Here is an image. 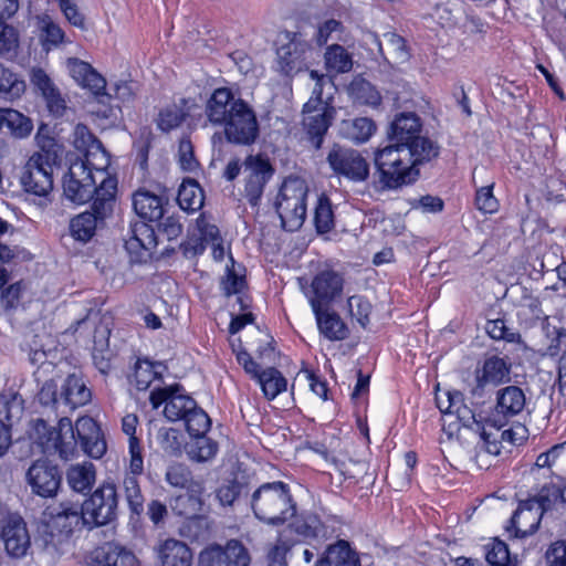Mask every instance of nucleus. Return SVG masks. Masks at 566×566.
Returning <instances> with one entry per match:
<instances>
[{
  "instance_id": "1",
  "label": "nucleus",
  "mask_w": 566,
  "mask_h": 566,
  "mask_svg": "<svg viewBox=\"0 0 566 566\" xmlns=\"http://www.w3.org/2000/svg\"><path fill=\"white\" fill-rule=\"evenodd\" d=\"M422 149L410 148L408 145L391 144L375 153V166L385 188L396 189L413 182L418 175V166L439 156L440 147L433 142L422 140Z\"/></svg>"
},
{
  "instance_id": "2",
  "label": "nucleus",
  "mask_w": 566,
  "mask_h": 566,
  "mask_svg": "<svg viewBox=\"0 0 566 566\" xmlns=\"http://www.w3.org/2000/svg\"><path fill=\"white\" fill-rule=\"evenodd\" d=\"M34 434L45 453L57 454L63 460H70L76 453L77 441L92 439L102 432L91 417L78 418L75 426L67 417H63L56 428L49 426L43 419H36Z\"/></svg>"
},
{
  "instance_id": "3",
  "label": "nucleus",
  "mask_w": 566,
  "mask_h": 566,
  "mask_svg": "<svg viewBox=\"0 0 566 566\" xmlns=\"http://www.w3.org/2000/svg\"><path fill=\"white\" fill-rule=\"evenodd\" d=\"M254 516L268 525L279 526L292 520L297 512L291 488L283 481L266 482L251 495Z\"/></svg>"
},
{
  "instance_id": "4",
  "label": "nucleus",
  "mask_w": 566,
  "mask_h": 566,
  "mask_svg": "<svg viewBox=\"0 0 566 566\" xmlns=\"http://www.w3.org/2000/svg\"><path fill=\"white\" fill-rule=\"evenodd\" d=\"M35 139L40 149L22 168L20 182L24 191L45 197L53 189V169L57 165L60 149L53 138L43 136L40 130Z\"/></svg>"
},
{
  "instance_id": "5",
  "label": "nucleus",
  "mask_w": 566,
  "mask_h": 566,
  "mask_svg": "<svg viewBox=\"0 0 566 566\" xmlns=\"http://www.w3.org/2000/svg\"><path fill=\"white\" fill-rule=\"evenodd\" d=\"M49 518L40 530V539L51 555L60 554L72 532L80 525H86L82 506L61 503L50 509Z\"/></svg>"
},
{
  "instance_id": "6",
  "label": "nucleus",
  "mask_w": 566,
  "mask_h": 566,
  "mask_svg": "<svg viewBox=\"0 0 566 566\" xmlns=\"http://www.w3.org/2000/svg\"><path fill=\"white\" fill-rule=\"evenodd\" d=\"M307 192L308 188L303 178L289 176L284 179L275 201V209L285 230L296 231L304 223Z\"/></svg>"
},
{
  "instance_id": "7",
  "label": "nucleus",
  "mask_w": 566,
  "mask_h": 566,
  "mask_svg": "<svg viewBox=\"0 0 566 566\" xmlns=\"http://www.w3.org/2000/svg\"><path fill=\"white\" fill-rule=\"evenodd\" d=\"M436 402L444 416L442 429L449 439L458 433L460 427L473 432L481 428L482 422L476 420L474 412L464 403L460 391H447L443 396H437Z\"/></svg>"
},
{
  "instance_id": "8",
  "label": "nucleus",
  "mask_w": 566,
  "mask_h": 566,
  "mask_svg": "<svg viewBox=\"0 0 566 566\" xmlns=\"http://www.w3.org/2000/svg\"><path fill=\"white\" fill-rule=\"evenodd\" d=\"M104 197H96L93 201L92 212L86 211L74 217L70 222L71 235L81 242H87L94 235L97 222L103 221L113 210L114 182L107 180L99 192Z\"/></svg>"
},
{
  "instance_id": "9",
  "label": "nucleus",
  "mask_w": 566,
  "mask_h": 566,
  "mask_svg": "<svg viewBox=\"0 0 566 566\" xmlns=\"http://www.w3.org/2000/svg\"><path fill=\"white\" fill-rule=\"evenodd\" d=\"M86 526H103L117 517L118 493L113 482L102 483L82 504Z\"/></svg>"
},
{
  "instance_id": "10",
  "label": "nucleus",
  "mask_w": 566,
  "mask_h": 566,
  "mask_svg": "<svg viewBox=\"0 0 566 566\" xmlns=\"http://www.w3.org/2000/svg\"><path fill=\"white\" fill-rule=\"evenodd\" d=\"M232 113L223 122L224 134L230 143L251 145L259 136V123L253 108L244 101L232 106Z\"/></svg>"
},
{
  "instance_id": "11",
  "label": "nucleus",
  "mask_w": 566,
  "mask_h": 566,
  "mask_svg": "<svg viewBox=\"0 0 566 566\" xmlns=\"http://www.w3.org/2000/svg\"><path fill=\"white\" fill-rule=\"evenodd\" d=\"M326 160L337 176L353 182L366 181L369 177V164L356 149L333 145Z\"/></svg>"
},
{
  "instance_id": "12",
  "label": "nucleus",
  "mask_w": 566,
  "mask_h": 566,
  "mask_svg": "<svg viewBox=\"0 0 566 566\" xmlns=\"http://www.w3.org/2000/svg\"><path fill=\"white\" fill-rule=\"evenodd\" d=\"M336 111L328 102L310 98L303 107V128L315 149L323 145L324 137L335 117Z\"/></svg>"
},
{
  "instance_id": "13",
  "label": "nucleus",
  "mask_w": 566,
  "mask_h": 566,
  "mask_svg": "<svg viewBox=\"0 0 566 566\" xmlns=\"http://www.w3.org/2000/svg\"><path fill=\"white\" fill-rule=\"evenodd\" d=\"M63 191L65 197L74 203H85L96 197H104L99 193V182L96 176L86 170L82 163H73L64 178Z\"/></svg>"
},
{
  "instance_id": "14",
  "label": "nucleus",
  "mask_w": 566,
  "mask_h": 566,
  "mask_svg": "<svg viewBox=\"0 0 566 566\" xmlns=\"http://www.w3.org/2000/svg\"><path fill=\"white\" fill-rule=\"evenodd\" d=\"M250 554L244 545L230 539L226 545L212 544L199 554L198 566H249Z\"/></svg>"
},
{
  "instance_id": "15",
  "label": "nucleus",
  "mask_w": 566,
  "mask_h": 566,
  "mask_svg": "<svg viewBox=\"0 0 566 566\" xmlns=\"http://www.w3.org/2000/svg\"><path fill=\"white\" fill-rule=\"evenodd\" d=\"M149 400L155 409L164 403V416L172 422L184 420L197 403L190 396L181 394L178 385L153 390Z\"/></svg>"
},
{
  "instance_id": "16",
  "label": "nucleus",
  "mask_w": 566,
  "mask_h": 566,
  "mask_svg": "<svg viewBox=\"0 0 566 566\" xmlns=\"http://www.w3.org/2000/svg\"><path fill=\"white\" fill-rule=\"evenodd\" d=\"M25 479L32 492L42 497L55 495L61 484L57 467L43 459L34 461L30 465Z\"/></svg>"
},
{
  "instance_id": "17",
  "label": "nucleus",
  "mask_w": 566,
  "mask_h": 566,
  "mask_svg": "<svg viewBox=\"0 0 566 566\" xmlns=\"http://www.w3.org/2000/svg\"><path fill=\"white\" fill-rule=\"evenodd\" d=\"M0 536L4 551L11 558L20 559L28 555L31 548V536L22 517L9 516L4 521Z\"/></svg>"
},
{
  "instance_id": "18",
  "label": "nucleus",
  "mask_w": 566,
  "mask_h": 566,
  "mask_svg": "<svg viewBox=\"0 0 566 566\" xmlns=\"http://www.w3.org/2000/svg\"><path fill=\"white\" fill-rule=\"evenodd\" d=\"M421 122L415 113H400L392 120L388 136L394 144L408 145L410 148L421 150L422 140L432 142L428 137L420 136Z\"/></svg>"
},
{
  "instance_id": "19",
  "label": "nucleus",
  "mask_w": 566,
  "mask_h": 566,
  "mask_svg": "<svg viewBox=\"0 0 566 566\" xmlns=\"http://www.w3.org/2000/svg\"><path fill=\"white\" fill-rule=\"evenodd\" d=\"M249 175L245 179L244 197L253 207L258 206L263 195L265 185L273 175L270 163L260 157L250 156L247 161Z\"/></svg>"
},
{
  "instance_id": "20",
  "label": "nucleus",
  "mask_w": 566,
  "mask_h": 566,
  "mask_svg": "<svg viewBox=\"0 0 566 566\" xmlns=\"http://www.w3.org/2000/svg\"><path fill=\"white\" fill-rule=\"evenodd\" d=\"M343 290V277L334 271H322L312 281L308 296L312 310L323 308Z\"/></svg>"
},
{
  "instance_id": "21",
  "label": "nucleus",
  "mask_w": 566,
  "mask_h": 566,
  "mask_svg": "<svg viewBox=\"0 0 566 566\" xmlns=\"http://www.w3.org/2000/svg\"><path fill=\"white\" fill-rule=\"evenodd\" d=\"M218 239V227L209 223L205 217L200 216L196 221L193 230L181 244V250L185 256L193 258L203 253L207 243H214Z\"/></svg>"
},
{
  "instance_id": "22",
  "label": "nucleus",
  "mask_w": 566,
  "mask_h": 566,
  "mask_svg": "<svg viewBox=\"0 0 566 566\" xmlns=\"http://www.w3.org/2000/svg\"><path fill=\"white\" fill-rule=\"evenodd\" d=\"M238 102H244L235 97L228 87H219L213 91L206 105V115L210 123L221 125L232 113V106Z\"/></svg>"
},
{
  "instance_id": "23",
  "label": "nucleus",
  "mask_w": 566,
  "mask_h": 566,
  "mask_svg": "<svg viewBox=\"0 0 566 566\" xmlns=\"http://www.w3.org/2000/svg\"><path fill=\"white\" fill-rule=\"evenodd\" d=\"M543 516L536 502L530 499L522 501L511 518V527L515 530L516 537H525L538 528Z\"/></svg>"
},
{
  "instance_id": "24",
  "label": "nucleus",
  "mask_w": 566,
  "mask_h": 566,
  "mask_svg": "<svg viewBox=\"0 0 566 566\" xmlns=\"http://www.w3.org/2000/svg\"><path fill=\"white\" fill-rule=\"evenodd\" d=\"M70 75L82 87L88 88L94 95H104L105 78L98 74L88 63L71 57L66 61Z\"/></svg>"
},
{
  "instance_id": "25",
  "label": "nucleus",
  "mask_w": 566,
  "mask_h": 566,
  "mask_svg": "<svg viewBox=\"0 0 566 566\" xmlns=\"http://www.w3.org/2000/svg\"><path fill=\"white\" fill-rule=\"evenodd\" d=\"M159 566H191L192 553L188 545L175 538L160 542L155 547Z\"/></svg>"
},
{
  "instance_id": "26",
  "label": "nucleus",
  "mask_w": 566,
  "mask_h": 566,
  "mask_svg": "<svg viewBox=\"0 0 566 566\" xmlns=\"http://www.w3.org/2000/svg\"><path fill=\"white\" fill-rule=\"evenodd\" d=\"M92 559L98 566H139L133 552L112 542L96 547L92 553Z\"/></svg>"
},
{
  "instance_id": "27",
  "label": "nucleus",
  "mask_w": 566,
  "mask_h": 566,
  "mask_svg": "<svg viewBox=\"0 0 566 566\" xmlns=\"http://www.w3.org/2000/svg\"><path fill=\"white\" fill-rule=\"evenodd\" d=\"M510 363L496 355L485 358L481 369L476 370V382L479 388L486 385L497 386L510 381Z\"/></svg>"
},
{
  "instance_id": "28",
  "label": "nucleus",
  "mask_w": 566,
  "mask_h": 566,
  "mask_svg": "<svg viewBox=\"0 0 566 566\" xmlns=\"http://www.w3.org/2000/svg\"><path fill=\"white\" fill-rule=\"evenodd\" d=\"M310 45L298 40L296 36L291 39L286 44L281 45L277 51V63L282 73L290 75L302 69L304 63V54Z\"/></svg>"
},
{
  "instance_id": "29",
  "label": "nucleus",
  "mask_w": 566,
  "mask_h": 566,
  "mask_svg": "<svg viewBox=\"0 0 566 566\" xmlns=\"http://www.w3.org/2000/svg\"><path fill=\"white\" fill-rule=\"evenodd\" d=\"M526 405L524 391L517 386H507L496 394L495 411L497 416L510 419L520 415Z\"/></svg>"
},
{
  "instance_id": "30",
  "label": "nucleus",
  "mask_w": 566,
  "mask_h": 566,
  "mask_svg": "<svg viewBox=\"0 0 566 566\" xmlns=\"http://www.w3.org/2000/svg\"><path fill=\"white\" fill-rule=\"evenodd\" d=\"M376 129L375 122L368 117L347 118L338 124L339 136L356 145L368 142Z\"/></svg>"
},
{
  "instance_id": "31",
  "label": "nucleus",
  "mask_w": 566,
  "mask_h": 566,
  "mask_svg": "<svg viewBox=\"0 0 566 566\" xmlns=\"http://www.w3.org/2000/svg\"><path fill=\"white\" fill-rule=\"evenodd\" d=\"M91 399L92 392L81 376L72 374L65 378L61 386V400L63 405L74 410L88 403Z\"/></svg>"
},
{
  "instance_id": "32",
  "label": "nucleus",
  "mask_w": 566,
  "mask_h": 566,
  "mask_svg": "<svg viewBox=\"0 0 566 566\" xmlns=\"http://www.w3.org/2000/svg\"><path fill=\"white\" fill-rule=\"evenodd\" d=\"M133 207L136 213L147 221H157L164 214L163 198L145 189L134 193Z\"/></svg>"
},
{
  "instance_id": "33",
  "label": "nucleus",
  "mask_w": 566,
  "mask_h": 566,
  "mask_svg": "<svg viewBox=\"0 0 566 566\" xmlns=\"http://www.w3.org/2000/svg\"><path fill=\"white\" fill-rule=\"evenodd\" d=\"M323 524L314 514L296 517L283 531L287 538H294L295 543L302 539L315 538L323 535Z\"/></svg>"
},
{
  "instance_id": "34",
  "label": "nucleus",
  "mask_w": 566,
  "mask_h": 566,
  "mask_svg": "<svg viewBox=\"0 0 566 566\" xmlns=\"http://www.w3.org/2000/svg\"><path fill=\"white\" fill-rule=\"evenodd\" d=\"M76 163L84 164L86 166V170H91L96 176V179L99 182V192L107 180H112L114 182V193L116 192L117 181L106 171L109 166V157L102 143L99 144L98 149L92 148L90 153L84 155V160H77Z\"/></svg>"
},
{
  "instance_id": "35",
  "label": "nucleus",
  "mask_w": 566,
  "mask_h": 566,
  "mask_svg": "<svg viewBox=\"0 0 566 566\" xmlns=\"http://www.w3.org/2000/svg\"><path fill=\"white\" fill-rule=\"evenodd\" d=\"M318 329L329 340H343L348 337L349 329L338 314L324 311L323 308L313 310Z\"/></svg>"
},
{
  "instance_id": "36",
  "label": "nucleus",
  "mask_w": 566,
  "mask_h": 566,
  "mask_svg": "<svg viewBox=\"0 0 566 566\" xmlns=\"http://www.w3.org/2000/svg\"><path fill=\"white\" fill-rule=\"evenodd\" d=\"M156 245L154 230L145 222H137L125 240L126 250L139 256L140 251H150Z\"/></svg>"
},
{
  "instance_id": "37",
  "label": "nucleus",
  "mask_w": 566,
  "mask_h": 566,
  "mask_svg": "<svg viewBox=\"0 0 566 566\" xmlns=\"http://www.w3.org/2000/svg\"><path fill=\"white\" fill-rule=\"evenodd\" d=\"M96 471L91 462L73 464L67 469L66 481L72 490L78 493L90 491L95 482Z\"/></svg>"
},
{
  "instance_id": "38",
  "label": "nucleus",
  "mask_w": 566,
  "mask_h": 566,
  "mask_svg": "<svg viewBox=\"0 0 566 566\" xmlns=\"http://www.w3.org/2000/svg\"><path fill=\"white\" fill-rule=\"evenodd\" d=\"M32 128V122L20 112L12 108L0 109V130L23 138L31 133Z\"/></svg>"
},
{
  "instance_id": "39",
  "label": "nucleus",
  "mask_w": 566,
  "mask_h": 566,
  "mask_svg": "<svg viewBox=\"0 0 566 566\" xmlns=\"http://www.w3.org/2000/svg\"><path fill=\"white\" fill-rule=\"evenodd\" d=\"M357 562L355 553L345 541L329 545L323 557L317 560V566H355Z\"/></svg>"
},
{
  "instance_id": "40",
  "label": "nucleus",
  "mask_w": 566,
  "mask_h": 566,
  "mask_svg": "<svg viewBox=\"0 0 566 566\" xmlns=\"http://www.w3.org/2000/svg\"><path fill=\"white\" fill-rule=\"evenodd\" d=\"M177 201L185 211H198L203 206V190L195 179H185L179 187Z\"/></svg>"
},
{
  "instance_id": "41",
  "label": "nucleus",
  "mask_w": 566,
  "mask_h": 566,
  "mask_svg": "<svg viewBox=\"0 0 566 566\" xmlns=\"http://www.w3.org/2000/svg\"><path fill=\"white\" fill-rule=\"evenodd\" d=\"M36 20V27L40 31V41L44 50L50 51L65 41L64 31L50 15H39Z\"/></svg>"
},
{
  "instance_id": "42",
  "label": "nucleus",
  "mask_w": 566,
  "mask_h": 566,
  "mask_svg": "<svg viewBox=\"0 0 566 566\" xmlns=\"http://www.w3.org/2000/svg\"><path fill=\"white\" fill-rule=\"evenodd\" d=\"M108 334L109 331L107 327H103V329L96 328L92 353L95 367L104 375H106L112 368V353L108 349Z\"/></svg>"
},
{
  "instance_id": "43",
  "label": "nucleus",
  "mask_w": 566,
  "mask_h": 566,
  "mask_svg": "<svg viewBox=\"0 0 566 566\" xmlns=\"http://www.w3.org/2000/svg\"><path fill=\"white\" fill-rule=\"evenodd\" d=\"M219 450L217 441L206 434L192 437L187 444L188 457L196 462H207L212 460Z\"/></svg>"
},
{
  "instance_id": "44",
  "label": "nucleus",
  "mask_w": 566,
  "mask_h": 566,
  "mask_svg": "<svg viewBox=\"0 0 566 566\" xmlns=\"http://www.w3.org/2000/svg\"><path fill=\"white\" fill-rule=\"evenodd\" d=\"M379 51L385 59L395 63H403L409 59L405 39L392 32L384 34V43L379 42Z\"/></svg>"
},
{
  "instance_id": "45",
  "label": "nucleus",
  "mask_w": 566,
  "mask_h": 566,
  "mask_svg": "<svg viewBox=\"0 0 566 566\" xmlns=\"http://www.w3.org/2000/svg\"><path fill=\"white\" fill-rule=\"evenodd\" d=\"M475 433L480 438L479 448L481 450L493 455L500 454L502 449L501 437L504 434L501 433V424L495 422L482 423Z\"/></svg>"
},
{
  "instance_id": "46",
  "label": "nucleus",
  "mask_w": 566,
  "mask_h": 566,
  "mask_svg": "<svg viewBox=\"0 0 566 566\" xmlns=\"http://www.w3.org/2000/svg\"><path fill=\"white\" fill-rule=\"evenodd\" d=\"M324 57L326 69L331 72L347 73L353 69L352 54L339 44L329 45Z\"/></svg>"
},
{
  "instance_id": "47",
  "label": "nucleus",
  "mask_w": 566,
  "mask_h": 566,
  "mask_svg": "<svg viewBox=\"0 0 566 566\" xmlns=\"http://www.w3.org/2000/svg\"><path fill=\"white\" fill-rule=\"evenodd\" d=\"M245 286V277L241 273V265L237 264L231 253H229L226 264V276L221 281V289L226 296L240 294Z\"/></svg>"
},
{
  "instance_id": "48",
  "label": "nucleus",
  "mask_w": 566,
  "mask_h": 566,
  "mask_svg": "<svg viewBox=\"0 0 566 566\" xmlns=\"http://www.w3.org/2000/svg\"><path fill=\"white\" fill-rule=\"evenodd\" d=\"M348 90L350 96L360 104L369 106H377L380 104L381 96L379 92L371 83L361 77L354 78Z\"/></svg>"
},
{
  "instance_id": "49",
  "label": "nucleus",
  "mask_w": 566,
  "mask_h": 566,
  "mask_svg": "<svg viewBox=\"0 0 566 566\" xmlns=\"http://www.w3.org/2000/svg\"><path fill=\"white\" fill-rule=\"evenodd\" d=\"M262 388L264 396L268 399H274L277 395L286 389V379L275 368H268L262 370L258 380Z\"/></svg>"
},
{
  "instance_id": "50",
  "label": "nucleus",
  "mask_w": 566,
  "mask_h": 566,
  "mask_svg": "<svg viewBox=\"0 0 566 566\" xmlns=\"http://www.w3.org/2000/svg\"><path fill=\"white\" fill-rule=\"evenodd\" d=\"M24 91V81L0 63V97L14 99L20 97Z\"/></svg>"
},
{
  "instance_id": "51",
  "label": "nucleus",
  "mask_w": 566,
  "mask_h": 566,
  "mask_svg": "<svg viewBox=\"0 0 566 566\" xmlns=\"http://www.w3.org/2000/svg\"><path fill=\"white\" fill-rule=\"evenodd\" d=\"M314 224L318 233H327L335 226L332 202L326 196H321L314 210Z\"/></svg>"
},
{
  "instance_id": "52",
  "label": "nucleus",
  "mask_w": 566,
  "mask_h": 566,
  "mask_svg": "<svg viewBox=\"0 0 566 566\" xmlns=\"http://www.w3.org/2000/svg\"><path fill=\"white\" fill-rule=\"evenodd\" d=\"M123 491L125 500L134 514H140L144 510V495L142 493L138 478L134 474H125L123 479Z\"/></svg>"
},
{
  "instance_id": "53",
  "label": "nucleus",
  "mask_w": 566,
  "mask_h": 566,
  "mask_svg": "<svg viewBox=\"0 0 566 566\" xmlns=\"http://www.w3.org/2000/svg\"><path fill=\"white\" fill-rule=\"evenodd\" d=\"M182 421L185 422L186 430L191 438L206 434L211 426L209 416L197 403L195 405V408L187 413Z\"/></svg>"
},
{
  "instance_id": "54",
  "label": "nucleus",
  "mask_w": 566,
  "mask_h": 566,
  "mask_svg": "<svg viewBox=\"0 0 566 566\" xmlns=\"http://www.w3.org/2000/svg\"><path fill=\"white\" fill-rule=\"evenodd\" d=\"M23 412V401L14 392L0 394V420L6 423L19 419Z\"/></svg>"
},
{
  "instance_id": "55",
  "label": "nucleus",
  "mask_w": 566,
  "mask_h": 566,
  "mask_svg": "<svg viewBox=\"0 0 566 566\" xmlns=\"http://www.w3.org/2000/svg\"><path fill=\"white\" fill-rule=\"evenodd\" d=\"M294 544V538H287L286 534H283L281 532L279 534L276 542L274 544H271L268 549V566H287L285 556Z\"/></svg>"
},
{
  "instance_id": "56",
  "label": "nucleus",
  "mask_w": 566,
  "mask_h": 566,
  "mask_svg": "<svg viewBox=\"0 0 566 566\" xmlns=\"http://www.w3.org/2000/svg\"><path fill=\"white\" fill-rule=\"evenodd\" d=\"M536 502V506L544 513L553 509L556 504L562 503L560 485L555 483L545 484L538 493L530 499Z\"/></svg>"
},
{
  "instance_id": "57",
  "label": "nucleus",
  "mask_w": 566,
  "mask_h": 566,
  "mask_svg": "<svg viewBox=\"0 0 566 566\" xmlns=\"http://www.w3.org/2000/svg\"><path fill=\"white\" fill-rule=\"evenodd\" d=\"M185 116L180 107L171 105L159 112L156 123L160 130L167 133L180 126L185 120Z\"/></svg>"
},
{
  "instance_id": "58",
  "label": "nucleus",
  "mask_w": 566,
  "mask_h": 566,
  "mask_svg": "<svg viewBox=\"0 0 566 566\" xmlns=\"http://www.w3.org/2000/svg\"><path fill=\"white\" fill-rule=\"evenodd\" d=\"M101 142L91 133L87 126L77 124L73 130V145L83 155L92 148L98 149Z\"/></svg>"
},
{
  "instance_id": "59",
  "label": "nucleus",
  "mask_w": 566,
  "mask_h": 566,
  "mask_svg": "<svg viewBox=\"0 0 566 566\" xmlns=\"http://www.w3.org/2000/svg\"><path fill=\"white\" fill-rule=\"evenodd\" d=\"M350 316L356 319L361 327H366L369 323L371 313V304L360 295L350 296L347 301Z\"/></svg>"
},
{
  "instance_id": "60",
  "label": "nucleus",
  "mask_w": 566,
  "mask_h": 566,
  "mask_svg": "<svg viewBox=\"0 0 566 566\" xmlns=\"http://www.w3.org/2000/svg\"><path fill=\"white\" fill-rule=\"evenodd\" d=\"M486 560L491 566H516V560L510 555L507 545L502 541H494L486 552Z\"/></svg>"
},
{
  "instance_id": "61",
  "label": "nucleus",
  "mask_w": 566,
  "mask_h": 566,
  "mask_svg": "<svg viewBox=\"0 0 566 566\" xmlns=\"http://www.w3.org/2000/svg\"><path fill=\"white\" fill-rule=\"evenodd\" d=\"M494 182L476 189L475 207L483 213H494L499 209V201L493 195Z\"/></svg>"
},
{
  "instance_id": "62",
  "label": "nucleus",
  "mask_w": 566,
  "mask_h": 566,
  "mask_svg": "<svg viewBox=\"0 0 566 566\" xmlns=\"http://www.w3.org/2000/svg\"><path fill=\"white\" fill-rule=\"evenodd\" d=\"M178 163L185 171H195L199 163L195 157L193 146L188 138H181L178 146Z\"/></svg>"
},
{
  "instance_id": "63",
  "label": "nucleus",
  "mask_w": 566,
  "mask_h": 566,
  "mask_svg": "<svg viewBox=\"0 0 566 566\" xmlns=\"http://www.w3.org/2000/svg\"><path fill=\"white\" fill-rule=\"evenodd\" d=\"M166 481L174 488H186L191 481V472L185 464L174 463L167 469Z\"/></svg>"
},
{
  "instance_id": "64",
  "label": "nucleus",
  "mask_w": 566,
  "mask_h": 566,
  "mask_svg": "<svg viewBox=\"0 0 566 566\" xmlns=\"http://www.w3.org/2000/svg\"><path fill=\"white\" fill-rule=\"evenodd\" d=\"M546 566H566V539L553 542L545 553Z\"/></svg>"
}]
</instances>
